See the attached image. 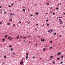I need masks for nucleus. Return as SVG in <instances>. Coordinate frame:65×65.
<instances>
[{
    "label": "nucleus",
    "instance_id": "052dcab7",
    "mask_svg": "<svg viewBox=\"0 0 65 65\" xmlns=\"http://www.w3.org/2000/svg\"><path fill=\"white\" fill-rule=\"evenodd\" d=\"M46 14H47V13H46Z\"/></svg>",
    "mask_w": 65,
    "mask_h": 65
},
{
    "label": "nucleus",
    "instance_id": "774afa93",
    "mask_svg": "<svg viewBox=\"0 0 65 65\" xmlns=\"http://www.w3.org/2000/svg\"><path fill=\"white\" fill-rule=\"evenodd\" d=\"M37 44H36V46H37Z\"/></svg>",
    "mask_w": 65,
    "mask_h": 65
},
{
    "label": "nucleus",
    "instance_id": "5fc2aeb1",
    "mask_svg": "<svg viewBox=\"0 0 65 65\" xmlns=\"http://www.w3.org/2000/svg\"><path fill=\"white\" fill-rule=\"evenodd\" d=\"M13 15H15V14H13Z\"/></svg>",
    "mask_w": 65,
    "mask_h": 65
},
{
    "label": "nucleus",
    "instance_id": "cd10ccee",
    "mask_svg": "<svg viewBox=\"0 0 65 65\" xmlns=\"http://www.w3.org/2000/svg\"><path fill=\"white\" fill-rule=\"evenodd\" d=\"M26 55H27V56H28V53H26Z\"/></svg>",
    "mask_w": 65,
    "mask_h": 65
},
{
    "label": "nucleus",
    "instance_id": "a878e982",
    "mask_svg": "<svg viewBox=\"0 0 65 65\" xmlns=\"http://www.w3.org/2000/svg\"><path fill=\"white\" fill-rule=\"evenodd\" d=\"M13 55H15V53H14L13 52Z\"/></svg>",
    "mask_w": 65,
    "mask_h": 65
},
{
    "label": "nucleus",
    "instance_id": "a19ab883",
    "mask_svg": "<svg viewBox=\"0 0 65 65\" xmlns=\"http://www.w3.org/2000/svg\"><path fill=\"white\" fill-rule=\"evenodd\" d=\"M62 22V21H60V23H61V22Z\"/></svg>",
    "mask_w": 65,
    "mask_h": 65
},
{
    "label": "nucleus",
    "instance_id": "e433bc0d",
    "mask_svg": "<svg viewBox=\"0 0 65 65\" xmlns=\"http://www.w3.org/2000/svg\"><path fill=\"white\" fill-rule=\"evenodd\" d=\"M30 36H28V38H30Z\"/></svg>",
    "mask_w": 65,
    "mask_h": 65
},
{
    "label": "nucleus",
    "instance_id": "f257e3e1",
    "mask_svg": "<svg viewBox=\"0 0 65 65\" xmlns=\"http://www.w3.org/2000/svg\"><path fill=\"white\" fill-rule=\"evenodd\" d=\"M23 63L24 62L23 61V60L22 59L20 62V65H23Z\"/></svg>",
    "mask_w": 65,
    "mask_h": 65
},
{
    "label": "nucleus",
    "instance_id": "680f3d73",
    "mask_svg": "<svg viewBox=\"0 0 65 65\" xmlns=\"http://www.w3.org/2000/svg\"><path fill=\"white\" fill-rule=\"evenodd\" d=\"M36 5V4H35L34 5V6H35V5Z\"/></svg>",
    "mask_w": 65,
    "mask_h": 65
},
{
    "label": "nucleus",
    "instance_id": "0eeeda50",
    "mask_svg": "<svg viewBox=\"0 0 65 65\" xmlns=\"http://www.w3.org/2000/svg\"><path fill=\"white\" fill-rule=\"evenodd\" d=\"M36 13L37 15H38V13L37 12H36Z\"/></svg>",
    "mask_w": 65,
    "mask_h": 65
},
{
    "label": "nucleus",
    "instance_id": "4c0bfd02",
    "mask_svg": "<svg viewBox=\"0 0 65 65\" xmlns=\"http://www.w3.org/2000/svg\"><path fill=\"white\" fill-rule=\"evenodd\" d=\"M38 24H36V26H38Z\"/></svg>",
    "mask_w": 65,
    "mask_h": 65
},
{
    "label": "nucleus",
    "instance_id": "338daca9",
    "mask_svg": "<svg viewBox=\"0 0 65 65\" xmlns=\"http://www.w3.org/2000/svg\"><path fill=\"white\" fill-rule=\"evenodd\" d=\"M30 41H29V43H30Z\"/></svg>",
    "mask_w": 65,
    "mask_h": 65
},
{
    "label": "nucleus",
    "instance_id": "f8f14e48",
    "mask_svg": "<svg viewBox=\"0 0 65 65\" xmlns=\"http://www.w3.org/2000/svg\"><path fill=\"white\" fill-rule=\"evenodd\" d=\"M7 25H10V23H8L7 24Z\"/></svg>",
    "mask_w": 65,
    "mask_h": 65
},
{
    "label": "nucleus",
    "instance_id": "b1692460",
    "mask_svg": "<svg viewBox=\"0 0 65 65\" xmlns=\"http://www.w3.org/2000/svg\"><path fill=\"white\" fill-rule=\"evenodd\" d=\"M56 34V33L55 32L54 34V35H55Z\"/></svg>",
    "mask_w": 65,
    "mask_h": 65
},
{
    "label": "nucleus",
    "instance_id": "7ed1b4c3",
    "mask_svg": "<svg viewBox=\"0 0 65 65\" xmlns=\"http://www.w3.org/2000/svg\"><path fill=\"white\" fill-rule=\"evenodd\" d=\"M48 32H50V33H52V31L50 30L48 31Z\"/></svg>",
    "mask_w": 65,
    "mask_h": 65
},
{
    "label": "nucleus",
    "instance_id": "1a4fd4ad",
    "mask_svg": "<svg viewBox=\"0 0 65 65\" xmlns=\"http://www.w3.org/2000/svg\"><path fill=\"white\" fill-rule=\"evenodd\" d=\"M63 57H64V56L62 55L61 56V58H63Z\"/></svg>",
    "mask_w": 65,
    "mask_h": 65
},
{
    "label": "nucleus",
    "instance_id": "ea45409f",
    "mask_svg": "<svg viewBox=\"0 0 65 65\" xmlns=\"http://www.w3.org/2000/svg\"><path fill=\"white\" fill-rule=\"evenodd\" d=\"M13 27H14V26H15V25L14 24L13 25Z\"/></svg>",
    "mask_w": 65,
    "mask_h": 65
},
{
    "label": "nucleus",
    "instance_id": "c9c22d12",
    "mask_svg": "<svg viewBox=\"0 0 65 65\" xmlns=\"http://www.w3.org/2000/svg\"><path fill=\"white\" fill-rule=\"evenodd\" d=\"M9 47H12V45H11L10 46H9Z\"/></svg>",
    "mask_w": 65,
    "mask_h": 65
},
{
    "label": "nucleus",
    "instance_id": "dca6fc26",
    "mask_svg": "<svg viewBox=\"0 0 65 65\" xmlns=\"http://www.w3.org/2000/svg\"><path fill=\"white\" fill-rule=\"evenodd\" d=\"M23 11H25V9H23Z\"/></svg>",
    "mask_w": 65,
    "mask_h": 65
},
{
    "label": "nucleus",
    "instance_id": "09e8293b",
    "mask_svg": "<svg viewBox=\"0 0 65 65\" xmlns=\"http://www.w3.org/2000/svg\"><path fill=\"white\" fill-rule=\"evenodd\" d=\"M59 21H61V19H59Z\"/></svg>",
    "mask_w": 65,
    "mask_h": 65
},
{
    "label": "nucleus",
    "instance_id": "4468645a",
    "mask_svg": "<svg viewBox=\"0 0 65 65\" xmlns=\"http://www.w3.org/2000/svg\"><path fill=\"white\" fill-rule=\"evenodd\" d=\"M47 26H49V25H50V24H48V23H47Z\"/></svg>",
    "mask_w": 65,
    "mask_h": 65
},
{
    "label": "nucleus",
    "instance_id": "864d4df0",
    "mask_svg": "<svg viewBox=\"0 0 65 65\" xmlns=\"http://www.w3.org/2000/svg\"><path fill=\"white\" fill-rule=\"evenodd\" d=\"M2 8V6H0V8Z\"/></svg>",
    "mask_w": 65,
    "mask_h": 65
},
{
    "label": "nucleus",
    "instance_id": "6e6d98bb",
    "mask_svg": "<svg viewBox=\"0 0 65 65\" xmlns=\"http://www.w3.org/2000/svg\"><path fill=\"white\" fill-rule=\"evenodd\" d=\"M31 17H32L33 16V15L32 14H31Z\"/></svg>",
    "mask_w": 65,
    "mask_h": 65
},
{
    "label": "nucleus",
    "instance_id": "473e14b6",
    "mask_svg": "<svg viewBox=\"0 0 65 65\" xmlns=\"http://www.w3.org/2000/svg\"><path fill=\"white\" fill-rule=\"evenodd\" d=\"M46 21L47 22H48V19L46 20Z\"/></svg>",
    "mask_w": 65,
    "mask_h": 65
},
{
    "label": "nucleus",
    "instance_id": "69168bd1",
    "mask_svg": "<svg viewBox=\"0 0 65 65\" xmlns=\"http://www.w3.org/2000/svg\"><path fill=\"white\" fill-rule=\"evenodd\" d=\"M10 14V15H12V14Z\"/></svg>",
    "mask_w": 65,
    "mask_h": 65
},
{
    "label": "nucleus",
    "instance_id": "4d7b16f0",
    "mask_svg": "<svg viewBox=\"0 0 65 65\" xmlns=\"http://www.w3.org/2000/svg\"><path fill=\"white\" fill-rule=\"evenodd\" d=\"M51 31H53V30H52V29H51Z\"/></svg>",
    "mask_w": 65,
    "mask_h": 65
},
{
    "label": "nucleus",
    "instance_id": "603ef678",
    "mask_svg": "<svg viewBox=\"0 0 65 65\" xmlns=\"http://www.w3.org/2000/svg\"><path fill=\"white\" fill-rule=\"evenodd\" d=\"M51 60H52V59H51L49 60V61H51Z\"/></svg>",
    "mask_w": 65,
    "mask_h": 65
},
{
    "label": "nucleus",
    "instance_id": "423d86ee",
    "mask_svg": "<svg viewBox=\"0 0 65 65\" xmlns=\"http://www.w3.org/2000/svg\"><path fill=\"white\" fill-rule=\"evenodd\" d=\"M12 18H11L10 19V22H11V21H12Z\"/></svg>",
    "mask_w": 65,
    "mask_h": 65
},
{
    "label": "nucleus",
    "instance_id": "8fccbe9b",
    "mask_svg": "<svg viewBox=\"0 0 65 65\" xmlns=\"http://www.w3.org/2000/svg\"><path fill=\"white\" fill-rule=\"evenodd\" d=\"M19 22L20 24H21V21H19Z\"/></svg>",
    "mask_w": 65,
    "mask_h": 65
},
{
    "label": "nucleus",
    "instance_id": "7c9ffc66",
    "mask_svg": "<svg viewBox=\"0 0 65 65\" xmlns=\"http://www.w3.org/2000/svg\"><path fill=\"white\" fill-rule=\"evenodd\" d=\"M50 49H52V47H50Z\"/></svg>",
    "mask_w": 65,
    "mask_h": 65
},
{
    "label": "nucleus",
    "instance_id": "c03bdc74",
    "mask_svg": "<svg viewBox=\"0 0 65 65\" xmlns=\"http://www.w3.org/2000/svg\"><path fill=\"white\" fill-rule=\"evenodd\" d=\"M14 4H12L11 5H13Z\"/></svg>",
    "mask_w": 65,
    "mask_h": 65
},
{
    "label": "nucleus",
    "instance_id": "20e7f679",
    "mask_svg": "<svg viewBox=\"0 0 65 65\" xmlns=\"http://www.w3.org/2000/svg\"><path fill=\"white\" fill-rule=\"evenodd\" d=\"M4 41H5V39L3 38V42H4Z\"/></svg>",
    "mask_w": 65,
    "mask_h": 65
},
{
    "label": "nucleus",
    "instance_id": "ddd939ff",
    "mask_svg": "<svg viewBox=\"0 0 65 65\" xmlns=\"http://www.w3.org/2000/svg\"><path fill=\"white\" fill-rule=\"evenodd\" d=\"M62 63H63V61H62L60 63V64H62Z\"/></svg>",
    "mask_w": 65,
    "mask_h": 65
},
{
    "label": "nucleus",
    "instance_id": "9d476101",
    "mask_svg": "<svg viewBox=\"0 0 65 65\" xmlns=\"http://www.w3.org/2000/svg\"><path fill=\"white\" fill-rule=\"evenodd\" d=\"M7 37V35H5V38H6V37Z\"/></svg>",
    "mask_w": 65,
    "mask_h": 65
},
{
    "label": "nucleus",
    "instance_id": "e2e57ef3",
    "mask_svg": "<svg viewBox=\"0 0 65 65\" xmlns=\"http://www.w3.org/2000/svg\"><path fill=\"white\" fill-rule=\"evenodd\" d=\"M33 58H35V57H33Z\"/></svg>",
    "mask_w": 65,
    "mask_h": 65
},
{
    "label": "nucleus",
    "instance_id": "58836bf2",
    "mask_svg": "<svg viewBox=\"0 0 65 65\" xmlns=\"http://www.w3.org/2000/svg\"><path fill=\"white\" fill-rule=\"evenodd\" d=\"M63 28H64L65 27V26L64 25L63 26Z\"/></svg>",
    "mask_w": 65,
    "mask_h": 65
},
{
    "label": "nucleus",
    "instance_id": "c756f323",
    "mask_svg": "<svg viewBox=\"0 0 65 65\" xmlns=\"http://www.w3.org/2000/svg\"><path fill=\"white\" fill-rule=\"evenodd\" d=\"M19 38V36H18L17 37V39H18Z\"/></svg>",
    "mask_w": 65,
    "mask_h": 65
},
{
    "label": "nucleus",
    "instance_id": "49530a36",
    "mask_svg": "<svg viewBox=\"0 0 65 65\" xmlns=\"http://www.w3.org/2000/svg\"><path fill=\"white\" fill-rule=\"evenodd\" d=\"M53 64H55V62H53Z\"/></svg>",
    "mask_w": 65,
    "mask_h": 65
},
{
    "label": "nucleus",
    "instance_id": "9b49d317",
    "mask_svg": "<svg viewBox=\"0 0 65 65\" xmlns=\"http://www.w3.org/2000/svg\"><path fill=\"white\" fill-rule=\"evenodd\" d=\"M59 59H60V58H59V57L57 58V60H59Z\"/></svg>",
    "mask_w": 65,
    "mask_h": 65
},
{
    "label": "nucleus",
    "instance_id": "5701e85b",
    "mask_svg": "<svg viewBox=\"0 0 65 65\" xmlns=\"http://www.w3.org/2000/svg\"><path fill=\"white\" fill-rule=\"evenodd\" d=\"M41 41H42L43 40H42V38H41Z\"/></svg>",
    "mask_w": 65,
    "mask_h": 65
},
{
    "label": "nucleus",
    "instance_id": "2eb2a0df",
    "mask_svg": "<svg viewBox=\"0 0 65 65\" xmlns=\"http://www.w3.org/2000/svg\"><path fill=\"white\" fill-rule=\"evenodd\" d=\"M26 59H28V56H27L26 57Z\"/></svg>",
    "mask_w": 65,
    "mask_h": 65
},
{
    "label": "nucleus",
    "instance_id": "6e6552de",
    "mask_svg": "<svg viewBox=\"0 0 65 65\" xmlns=\"http://www.w3.org/2000/svg\"><path fill=\"white\" fill-rule=\"evenodd\" d=\"M53 56H51L50 57V58H53Z\"/></svg>",
    "mask_w": 65,
    "mask_h": 65
},
{
    "label": "nucleus",
    "instance_id": "13d9d810",
    "mask_svg": "<svg viewBox=\"0 0 65 65\" xmlns=\"http://www.w3.org/2000/svg\"><path fill=\"white\" fill-rule=\"evenodd\" d=\"M59 36L61 37V35H60Z\"/></svg>",
    "mask_w": 65,
    "mask_h": 65
},
{
    "label": "nucleus",
    "instance_id": "6ab92c4d",
    "mask_svg": "<svg viewBox=\"0 0 65 65\" xmlns=\"http://www.w3.org/2000/svg\"><path fill=\"white\" fill-rule=\"evenodd\" d=\"M49 8L50 9H52V8H53V7H49Z\"/></svg>",
    "mask_w": 65,
    "mask_h": 65
},
{
    "label": "nucleus",
    "instance_id": "bf43d9fd",
    "mask_svg": "<svg viewBox=\"0 0 65 65\" xmlns=\"http://www.w3.org/2000/svg\"><path fill=\"white\" fill-rule=\"evenodd\" d=\"M25 38V37H23V38L24 39V38Z\"/></svg>",
    "mask_w": 65,
    "mask_h": 65
},
{
    "label": "nucleus",
    "instance_id": "39448f33",
    "mask_svg": "<svg viewBox=\"0 0 65 65\" xmlns=\"http://www.w3.org/2000/svg\"><path fill=\"white\" fill-rule=\"evenodd\" d=\"M4 57L5 59H6V55L4 56Z\"/></svg>",
    "mask_w": 65,
    "mask_h": 65
},
{
    "label": "nucleus",
    "instance_id": "0e129e2a",
    "mask_svg": "<svg viewBox=\"0 0 65 65\" xmlns=\"http://www.w3.org/2000/svg\"><path fill=\"white\" fill-rule=\"evenodd\" d=\"M64 14V15H65V13H64V14Z\"/></svg>",
    "mask_w": 65,
    "mask_h": 65
},
{
    "label": "nucleus",
    "instance_id": "bb28decb",
    "mask_svg": "<svg viewBox=\"0 0 65 65\" xmlns=\"http://www.w3.org/2000/svg\"><path fill=\"white\" fill-rule=\"evenodd\" d=\"M56 9H59V8L58 7L56 8Z\"/></svg>",
    "mask_w": 65,
    "mask_h": 65
},
{
    "label": "nucleus",
    "instance_id": "c85d7f7f",
    "mask_svg": "<svg viewBox=\"0 0 65 65\" xmlns=\"http://www.w3.org/2000/svg\"><path fill=\"white\" fill-rule=\"evenodd\" d=\"M2 22H0V24H2Z\"/></svg>",
    "mask_w": 65,
    "mask_h": 65
},
{
    "label": "nucleus",
    "instance_id": "f704fd0d",
    "mask_svg": "<svg viewBox=\"0 0 65 65\" xmlns=\"http://www.w3.org/2000/svg\"><path fill=\"white\" fill-rule=\"evenodd\" d=\"M54 14H55V13H53V15H54Z\"/></svg>",
    "mask_w": 65,
    "mask_h": 65
},
{
    "label": "nucleus",
    "instance_id": "4be33fe9",
    "mask_svg": "<svg viewBox=\"0 0 65 65\" xmlns=\"http://www.w3.org/2000/svg\"><path fill=\"white\" fill-rule=\"evenodd\" d=\"M50 43H52V41H50Z\"/></svg>",
    "mask_w": 65,
    "mask_h": 65
},
{
    "label": "nucleus",
    "instance_id": "f03ea898",
    "mask_svg": "<svg viewBox=\"0 0 65 65\" xmlns=\"http://www.w3.org/2000/svg\"><path fill=\"white\" fill-rule=\"evenodd\" d=\"M58 55H61V52H58L57 54Z\"/></svg>",
    "mask_w": 65,
    "mask_h": 65
},
{
    "label": "nucleus",
    "instance_id": "37998d69",
    "mask_svg": "<svg viewBox=\"0 0 65 65\" xmlns=\"http://www.w3.org/2000/svg\"><path fill=\"white\" fill-rule=\"evenodd\" d=\"M62 23H63V22H62L61 23H60V24H62Z\"/></svg>",
    "mask_w": 65,
    "mask_h": 65
},
{
    "label": "nucleus",
    "instance_id": "3c124183",
    "mask_svg": "<svg viewBox=\"0 0 65 65\" xmlns=\"http://www.w3.org/2000/svg\"><path fill=\"white\" fill-rule=\"evenodd\" d=\"M28 24H30V22H28Z\"/></svg>",
    "mask_w": 65,
    "mask_h": 65
},
{
    "label": "nucleus",
    "instance_id": "a18cd8bd",
    "mask_svg": "<svg viewBox=\"0 0 65 65\" xmlns=\"http://www.w3.org/2000/svg\"><path fill=\"white\" fill-rule=\"evenodd\" d=\"M4 13H5V14L6 13V12H4Z\"/></svg>",
    "mask_w": 65,
    "mask_h": 65
},
{
    "label": "nucleus",
    "instance_id": "79ce46f5",
    "mask_svg": "<svg viewBox=\"0 0 65 65\" xmlns=\"http://www.w3.org/2000/svg\"><path fill=\"white\" fill-rule=\"evenodd\" d=\"M22 38V36H21L20 37V38Z\"/></svg>",
    "mask_w": 65,
    "mask_h": 65
},
{
    "label": "nucleus",
    "instance_id": "f3484780",
    "mask_svg": "<svg viewBox=\"0 0 65 65\" xmlns=\"http://www.w3.org/2000/svg\"><path fill=\"white\" fill-rule=\"evenodd\" d=\"M46 5H49V3H48L46 4Z\"/></svg>",
    "mask_w": 65,
    "mask_h": 65
},
{
    "label": "nucleus",
    "instance_id": "72a5a7b5",
    "mask_svg": "<svg viewBox=\"0 0 65 65\" xmlns=\"http://www.w3.org/2000/svg\"><path fill=\"white\" fill-rule=\"evenodd\" d=\"M11 38V37H10V36H9L8 37V38Z\"/></svg>",
    "mask_w": 65,
    "mask_h": 65
},
{
    "label": "nucleus",
    "instance_id": "de8ad7c7",
    "mask_svg": "<svg viewBox=\"0 0 65 65\" xmlns=\"http://www.w3.org/2000/svg\"><path fill=\"white\" fill-rule=\"evenodd\" d=\"M58 6H59V4H58L57 5Z\"/></svg>",
    "mask_w": 65,
    "mask_h": 65
},
{
    "label": "nucleus",
    "instance_id": "412c9836",
    "mask_svg": "<svg viewBox=\"0 0 65 65\" xmlns=\"http://www.w3.org/2000/svg\"><path fill=\"white\" fill-rule=\"evenodd\" d=\"M13 50V48H12L11 49V51H12Z\"/></svg>",
    "mask_w": 65,
    "mask_h": 65
},
{
    "label": "nucleus",
    "instance_id": "aec40b11",
    "mask_svg": "<svg viewBox=\"0 0 65 65\" xmlns=\"http://www.w3.org/2000/svg\"><path fill=\"white\" fill-rule=\"evenodd\" d=\"M43 51H45V48H43Z\"/></svg>",
    "mask_w": 65,
    "mask_h": 65
},
{
    "label": "nucleus",
    "instance_id": "393cba45",
    "mask_svg": "<svg viewBox=\"0 0 65 65\" xmlns=\"http://www.w3.org/2000/svg\"><path fill=\"white\" fill-rule=\"evenodd\" d=\"M9 7H11V6L9 5L8 6Z\"/></svg>",
    "mask_w": 65,
    "mask_h": 65
},
{
    "label": "nucleus",
    "instance_id": "2f4dec72",
    "mask_svg": "<svg viewBox=\"0 0 65 65\" xmlns=\"http://www.w3.org/2000/svg\"><path fill=\"white\" fill-rule=\"evenodd\" d=\"M12 38H11V39H10V40H12Z\"/></svg>",
    "mask_w": 65,
    "mask_h": 65
},
{
    "label": "nucleus",
    "instance_id": "a211bd4d",
    "mask_svg": "<svg viewBox=\"0 0 65 65\" xmlns=\"http://www.w3.org/2000/svg\"><path fill=\"white\" fill-rule=\"evenodd\" d=\"M45 41V40H44V39H43L42 41H43V42H44Z\"/></svg>",
    "mask_w": 65,
    "mask_h": 65
}]
</instances>
